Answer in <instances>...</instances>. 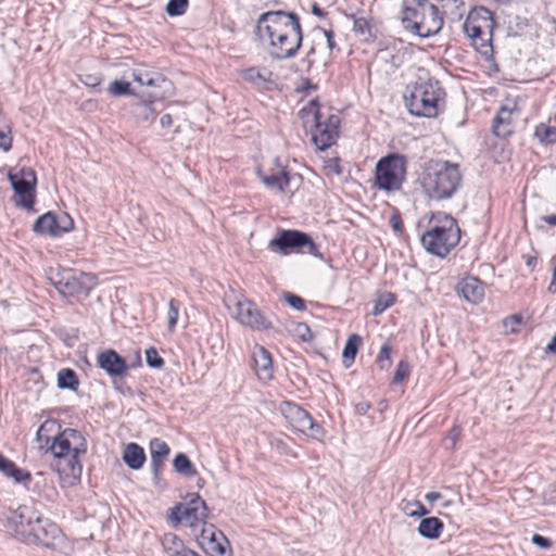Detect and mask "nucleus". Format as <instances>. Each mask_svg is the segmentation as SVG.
<instances>
[{"instance_id":"f257e3e1","label":"nucleus","mask_w":556,"mask_h":556,"mask_svg":"<svg viewBox=\"0 0 556 556\" xmlns=\"http://www.w3.org/2000/svg\"><path fill=\"white\" fill-rule=\"evenodd\" d=\"M56 425L45 422L37 431V440L40 447H47L54 457L52 468L59 473L60 479L72 485L80 479L83 466L79 456L87 452V440L76 429L66 428L58 431L53 437L49 435Z\"/></svg>"},{"instance_id":"f03ea898","label":"nucleus","mask_w":556,"mask_h":556,"mask_svg":"<svg viewBox=\"0 0 556 556\" xmlns=\"http://www.w3.org/2000/svg\"><path fill=\"white\" fill-rule=\"evenodd\" d=\"M261 39L268 40L273 58L283 60L293 58L303 40L300 18L295 13L269 11L257 21Z\"/></svg>"},{"instance_id":"7ed1b4c3","label":"nucleus","mask_w":556,"mask_h":556,"mask_svg":"<svg viewBox=\"0 0 556 556\" xmlns=\"http://www.w3.org/2000/svg\"><path fill=\"white\" fill-rule=\"evenodd\" d=\"M460 182L462 174L457 164L442 160L427 163L422 185L430 198L448 199L457 191Z\"/></svg>"},{"instance_id":"20e7f679","label":"nucleus","mask_w":556,"mask_h":556,"mask_svg":"<svg viewBox=\"0 0 556 556\" xmlns=\"http://www.w3.org/2000/svg\"><path fill=\"white\" fill-rule=\"evenodd\" d=\"M460 240V229L451 215L438 213L432 216L429 229L420 241L427 252L439 257L446 256Z\"/></svg>"},{"instance_id":"39448f33","label":"nucleus","mask_w":556,"mask_h":556,"mask_svg":"<svg viewBox=\"0 0 556 556\" xmlns=\"http://www.w3.org/2000/svg\"><path fill=\"white\" fill-rule=\"evenodd\" d=\"M495 26L493 13L484 7L472 9L463 25L475 50L485 59L493 54L492 37Z\"/></svg>"},{"instance_id":"423d86ee","label":"nucleus","mask_w":556,"mask_h":556,"mask_svg":"<svg viewBox=\"0 0 556 556\" xmlns=\"http://www.w3.org/2000/svg\"><path fill=\"white\" fill-rule=\"evenodd\" d=\"M444 90L435 79H419L409 94L405 97L410 114L421 117H435L439 113L440 102L443 101Z\"/></svg>"},{"instance_id":"0eeeda50","label":"nucleus","mask_w":556,"mask_h":556,"mask_svg":"<svg viewBox=\"0 0 556 556\" xmlns=\"http://www.w3.org/2000/svg\"><path fill=\"white\" fill-rule=\"evenodd\" d=\"M405 156L393 153L380 159L375 168V186L387 192L399 191L406 177Z\"/></svg>"},{"instance_id":"6e6552de","label":"nucleus","mask_w":556,"mask_h":556,"mask_svg":"<svg viewBox=\"0 0 556 556\" xmlns=\"http://www.w3.org/2000/svg\"><path fill=\"white\" fill-rule=\"evenodd\" d=\"M224 301L232 317L241 325L256 331H265L273 327L271 321L257 306L243 295L231 293L226 295Z\"/></svg>"},{"instance_id":"1a4fd4ad","label":"nucleus","mask_w":556,"mask_h":556,"mask_svg":"<svg viewBox=\"0 0 556 556\" xmlns=\"http://www.w3.org/2000/svg\"><path fill=\"white\" fill-rule=\"evenodd\" d=\"M304 123H308V117H312V122L315 125V129L312 135V140L319 150H325L332 146L339 135L340 117L337 114H330L325 121L323 115L316 108V102L311 101L309 109H303Z\"/></svg>"},{"instance_id":"9d476101","label":"nucleus","mask_w":556,"mask_h":556,"mask_svg":"<svg viewBox=\"0 0 556 556\" xmlns=\"http://www.w3.org/2000/svg\"><path fill=\"white\" fill-rule=\"evenodd\" d=\"M49 280L63 296L87 295L93 283L90 275L67 268L52 270Z\"/></svg>"},{"instance_id":"9b49d317","label":"nucleus","mask_w":556,"mask_h":556,"mask_svg":"<svg viewBox=\"0 0 556 556\" xmlns=\"http://www.w3.org/2000/svg\"><path fill=\"white\" fill-rule=\"evenodd\" d=\"M268 249L282 255L302 251L314 256H320L318 248L312 238L299 230H282L268 242Z\"/></svg>"},{"instance_id":"f8f14e48","label":"nucleus","mask_w":556,"mask_h":556,"mask_svg":"<svg viewBox=\"0 0 556 556\" xmlns=\"http://www.w3.org/2000/svg\"><path fill=\"white\" fill-rule=\"evenodd\" d=\"M35 520H38V511L33 506L21 505L10 510L1 521L9 534L25 543Z\"/></svg>"},{"instance_id":"ddd939ff","label":"nucleus","mask_w":556,"mask_h":556,"mask_svg":"<svg viewBox=\"0 0 556 556\" xmlns=\"http://www.w3.org/2000/svg\"><path fill=\"white\" fill-rule=\"evenodd\" d=\"M281 413L290 426L302 433H308L313 439L320 440L324 437V430L314 421L311 414L299 405L285 402L281 406Z\"/></svg>"},{"instance_id":"4468645a","label":"nucleus","mask_w":556,"mask_h":556,"mask_svg":"<svg viewBox=\"0 0 556 556\" xmlns=\"http://www.w3.org/2000/svg\"><path fill=\"white\" fill-rule=\"evenodd\" d=\"M9 180L17 199L15 203L24 208H31L35 203L36 174L31 168H22L9 174Z\"/></svg>"},{"instance_id":"2eb2a0df","label":"nucleus","mask_w":556,"mask_h":556,"mask_svg":"<svg viewBox=\"0 0 556 556\" xmlns=\"http://www.w3.org/2000/svg\"><path fill=\"white\" fill-rule=\"evenodd\" d=\"M26 544L42 545L52 547L54 542L61 538L60 528L49 519H45L38 513V520H35L29 529Z\"/></svg>"},{"instance_id":"dca6fc26","label":"nucleus","mask_w":556,"mask_h":556,"mask_svg":"<svg viewBox=\"0 0 556 556\" xmlns=\"http://www.w3.org/2000/svg\"><path fill=\"white\" fill-rule=\"evenodd\" d=\"M443 26V17L437 5H426V12L414 24H406V29L420 37H430L438 34Z\"/></svg>"},{"instance_id":"f3484780","label":"nucleus","mask_w":556,"mask_h":556,"mask_svg":"<svg viewBox=\"0 0 556 556\" xmlns=\"http://www.w3.org/2000/svg\"><path fill=\"white\" fill-rule=\"evenodd\" d=\"M207 506L198 493H192L190 500L184 507L181 516L177 517L178 521H184L189 527L204 522L207 517Z\"/></svg>"},{"instance_id":"a211bd4d","label":"nucleus","mask_w":556,"mask_h":556,"mask_svg":"<svg viewBox=\"0 0 556 556\" xmlns=\"http://www.w3.org/2000/svg\"><path fill=\"white\" fill-rule=\"evenodd\" d=\"M97 364L112 377H122L128 370L126 361L114 350L101 352L97 357Z\"/></svg>"},{"instance_id":"6ab92c4d","label":"nucleus","mask_w":556,"mask_h":556,"mask_svg":"<svg viewBox=\"0 0 556 556\" xmlns=\"http://www.w3.org/2000/svg\"><path fill=\"white\" fill-rule=\"evenodd\" d=\"M252 358L256 376L262 381L273 378V359L270 353L262 345H255L252 350Z\"/></svg>"},{"instance_id":"aec40b11","label":"nucleus","mask_w":556,"mask_h":556,"mask_svg":"<svg viewBox=\"0 0 556 556\" xmlns=\"http://www.w3.org/2000/svg\"><path fill=\"white\" fill-rule=\"evenodd\" d=\"M277 167L270 173H265L258 169L257 175L262 182L270 190L276 192H283L289 185V173L275 160Z\"/></svg>"},{"instance_id":"412c9836","label":"nucleus","mask_w":556,"mask_h":556,"mask_svg":"<svg viewBox=\"0 0 556 556\" xmlns=\"http://www.w3.org/2000/svg\"><path fill=\"white\" fill-rule=\"evenodd\" d=\"M457 292L472 304L480 303L484 298V287L480 279L473 276L465 277L458 285Z\"/></svg>"},{"instance_id":"4be33fe9","label":"nucleus","mask_w":556,"mask_h":556,"mask_svg":"<svg viewBox=\"0 0 556 556\" xmlns=\"http://www.w3.org/2000/svg\"><path fill=\"white\" fill-rule=\"evenodd\" d=\"M201 539L206 542V548L212 556L229 555L226 538L222 532H216L213 526L202 530Z\"/></svg>"},{"instance_id":"5701e85b","label":"nucleus","mask_w":556,"mask_h":556,"mask_svg":"<svg viewBox=\"0 0 556 556\" xmlns=\"http://www.w3.org/2000/svg\"><path fill=\"white\" fill-rule=\"evenodd\" d=\"M243 78L265 89H270L275 85L273 73L265 67H250L243 72Z\"/></svg>"},{"instance_id":"b1692460","label":"nucleus","mask_w":556,"mask_h":556,"mask_svg":"<svg viewBox=\"0 0 556 556\" xmlns=\"http://www.w3.org/2000/svg\"><path fill=\"white\" fill-rule=\"evenodd\" d=\"M514 108L502 105L493 121V132L497 137L505 138L510 134L511 115Z\"/></svg>"},{"instance_id":"393cba45","label":"nucleus","mask_w":556,"mask_h":556,"mask_svg":"<svg viewBox=\"0 0 556 556\" xmlns=\"http://www.w3.org/2000/svg\"><path fill=\"white\" fill-rule=\"evenodd\" d=\"M123 460L129 468L134 470L140 469L146 460L143 448L137 443H129L123 452Z\"/></svg>"},{"instance_id":"a878e982","label":"nucleus","mask_w":556,"mask_h":556,"mask_svg":"<svg viewBox=\"0 0 556 556\" xmlns=\"http://www.w3.org/2000/svg\"><path fill=\"white\" fill-rule=\"evenodd\" d=\"M132 79L142 86L162 87L164 92L172 88V83L160 74H150L142 72H132Z\"/></svg>"},{"instance_id":"bb28decb","label":"nucleus","mask_w":556,"mask_h":556,"mask_svg":"<svg viewBox=\"0 0 556 556\" xmlns=\"http://www.w3.org/2000/svg\"><path fill=\"white\" fill-rule=\"evenodd\" d=\"M33 230L40 235L59 236L56 216L48 212L36 219Z\"/></svg>"},{"instance_id":"cd10ccee","label":"nucleus","mask_w":556,"mask_h":556,"mask_svg":"<svg viewBox=\"0 0 556 556\" xmlns=\"http://www.w3.org/2000/svg\"><path fill=\"white\" fill-rule=\"evenodd\" d=\"M443 522L437 517L421 519L418 526V533L429 540L438 539L443 531Z\"/></svg>"},{"instance_id":"c85d7f7f","label":"nucleus","mask_w":556,"mask_h":556,"mask_svg":"<svg viewBox=\"0 0 556 556\" xmlns=\"http://www.w3.org/2000/svg\"><path fill=\"white\" fill-rule=\"evenodd\" d=\"M426 5H430L429 2L414 1L413 5H404L402 9V23L406 28V24H414L426 12Z\"/></svg>"},{"instance_id":"c756f323","label":"nucleus","mask_w":556,"mask_h":556,"mask_svg":"<svg viewBox=\"0 0 556 556\" xmlns=\"http://www.w3.org/2000/svg\"><path fill=\"white\" fill-rule=\"evenodd\" d=\"M0 471H2L8 477H12L16 482L30 480V475L28 472H25L21 468L16 467L13 462L7 459L1 453Z\"/></svg>"},{"instance_id":"7c9ffc66","label":"nucleus","mask_w":556,"mask_h":556,"mask_svg":"<svg viewBox=\"0 0 556 556\" xmlns=\"http://www.w3.org/2000/svg\"><path fill=\"white\" fill-rule=\"evenodd\" d=\"M152 101L137 102L131 108V114L138 122L153 121L156 116V111L153 108Z\"/></svg>"},{"instance_id":"2f4dec72","label":"nucleus","mask_w":556,"mask_h":556,"mask_svg":"<svg viewBox=\"0 0 556 556\" xmlns=\"http://www.w3.org/2000/svg\"><path fill=\"white\" fill-rule=\"evenodd\" d=\"M79 380L76 372L71 368L61 369L58 372V387L60 389L77 390Z\"/></svg>"},{"instance_id":"473e14b6","label":"nucleus","mask_w":556,"mask_h":556,"mask_svg":"<svg viewBox=\"0 0 556 556\" xmlns=\"http://www.w3.org/2000/svg\"><path fill=\"white\" fill-rule=\"evenodd\" d=\"M361 343L362 339L358 334L350 336L348 341L345 342L342 356L343 363L345 364L346 367H349L354 362Z\"/></svg>"},{"instance_id":"72a5a7b5","label":"nucleus","mask_w":556,"mask_h":556,"mask_svg":"<svg viewBox=\"0 0 556 556\" xmlns=\"http://www.w3.org/2000/svg\"><path fill=\"white\" fill-rule=\"evenodd\" d=\"M173 466L176 470V472L187 476V477H194L197 475V470L189 459V457L184 454L179 453L175 456Z\"/></svg>"},{"instance_id":"f704fd0d","label":"nucleus","mask_w":556,"mask_h":556,"mask_svg":"<svg viewBox=\"0 0 556 556\" xmlns=\"http://www.w3.org/2000/svg\"><path fill=\"white\" fill-rule=\"evenodd\" d=\"M534 136L545 144H552L556 142V127H552L545 124H540L535 127Z\"/></svg>"},{"instance_id":"c9c22d12","label":"nucleus","mask_w":556,"mask_h":556,"mask_svg":"<svg viewBox=\"0 0 556 556\" xmlns=\"http://www.w3.org/2000/svg\"><path fill=\"white\" fill-rule=\"evenodd\" d=\"M150 452H151V458H157V459H164L166 460L167 456L169 455V446L166 442L159 438H154L150 442Z\"/></svg>"},{"instance_id":"e433bc0d","label":"nucleus","mask_w":556,"mask_h":556,"mask_svg":"<svg viewBox=\"0 0 556 556\" xmlns=\"http://www.w3.org/2000/svg\"><path fill=\"white\" fill-rule=\"evenodd\" d=\"M395 302V295L391 292H384L378 296L375 302L372 314L378 316L382 314L387 308L391 307Z\"/></svg>"},{"instance_id":"4c0bfd02","label":"nucleus","mask_w":556,"mask_h":556,"mask_svg":"<svg viewBox=\"0 0 556 556\" xmlns=\"http://www.w3.org/2000/svg\"><path fill=\"white\" fill-rule=\"evenodd\" d=\"M403 511L410 517H421L429 513L419 501L407 502L403 507Z\"/></svg>"},{"instance_id":"58836bf2","label":"nucleus","mask_w":556,"mask_h":556,"mask_svg":"<svg viewBox=\"0 0 556 556\" xmlns=\"http://www.w3.org/2000/svg\"><path fill=\"white\" fill-rule=\"evenodd\" d=\"M180 303L176 299H170L167 311V326L169 330H174L179 315Z\"/></svg>"},{"instance_id":"ea45409f","label":"nucleus","mask_w":556,"mask_h":556,"mask_svg":"<svg viewBox=\"0 0 556 556\" xmlns=\"http://www.w3.org/2000/svg\"><path fill=\"white\" fill-rule=\"evenodd\" d=\"M108 90L112 96L115 97L131 94L130 84L125 80L112 81Z\"/></svg>"},{"instance_id":"a19ab883","label":"nucleus","mask_w":556,"mask_h":556,"mask_svg":"<svg viewBox=\"0 0 556 556\" xmlns=\"http://www.w3.org/2000/svg\"><path fill=\"white\" fill-rule=\"evenodd\" d=\"M188 8V0H169L166 5V13L169 16L182 15Z\"/></svg>"},{"instance_id":"79ce46f5","label":"nucleus","mask_w":556,"mask_h":556,"mask_svg":"<svg viewBox=\"0 0 556 556\" xmlns=\"http://www.w3.org/2000/svg\"><path fill=\"white\" fill-rule=\"evenodd\" d=\"M163 546L168 556H170V553L180 552V548L185 547L175 534H166L163 539Z\"/></svg>"},{"instance_id":"37998d69","label":"nucleus","mask_w":556,"mask_h":556,"mask_svg":"<svg viewBox=\"0 0 556 556\" xmlns=\"http://www.w3.org/2000/svg\"><path fill=\"white\" fill-rule=\"evenodd\" d=\"M377 363L381 369H388L391 366V346L383 344L377 357Z\"/></svg>"},{"instance_id":"c03bdc74","label":"nucleus","mask_w":556,"mask_h":556,"mask_svg":"<svg viewBox=\"0 0 556 556\" xmlns=\"http://www.w3.org/2000/svg\"><path fill=\"white\" fill-rule=\"evenodd\" d=\"M353 30L355 31V34L364 36L365 39L371 36L369 23L364 17L354 18Z\"/></svg>"},{"instance_id":"a18cd8bd","label":"nucleus","mask_w":556,"mask_h":556,"mask_svg":"<svg viewBox=\"0 0 556 556\" xmlns=\"http://www.w3.org/2000/svg\"><path fill=\"white\" fill-rule=\"evenodd\" d=\"M146 361L152 368H161L164 365L163 358L159 355L156 349L152 346L146 350Z\"/></svg>"},{"instance_id":"49530a36","label":"nucleus","mask_w":556,"mask_h":556,"mask_svg":"<svg viewBox=\"0 0 556 556\" xmlns=\"http://www.w3.org/2000/svg\"><path fill=\"white\" fill-rule=\"evenodd\" d=\"M462 429L459 426H454L445 437L443 443L445 448L453 450L457 443V441L460 439Z\"/></svg>"},{"instance_id":"de8ad7c7","label":"nucleus","mask_w":556,"mask_h":556,"mask_svg":"<svg viewBox=\"0 0 556 556\" xmlns=\"http://www.w3.org/2000/svg\"><path fill=\"white\" fill-rule=\"evenodd\" d=\"M409 375V365L405 361H401L397 364L394 377H393V383L397 384L401 383L407 376Z\"/></svg>"},{"instance_id":"09e8293b","label":"nucleus","mask_w":556,"mask_h":556,"mask_svg":"<svg viewBox=\"0 0 556 556\" xmlns=\"http://www.w3.org/2000/svg\"><path fill=\"white\" fill-rule=\"evenodd\" d=\"M56 222H58L59 236L61 233L68 232L74 226L73 219L70 217V215H67L65 213L60 215L59 217L56 216Z\"/></svg>"},{"instance_id":"8fccbe9b","label":"nucleus","mask_w":556,"mask_h":556,"mask_svg":"<svg viewBox=\"0 0 556 556\" xmlns=\"http://www.w3.org/2000/svg\"><path fill=\"white\" fill-rule=\"evenodd\" d=\"M283 300L296 311H304L306 308L305 301L293 293H286Z\"/></svg>"},{"instance_id":"3c124183","label":"nucleus","mask_w":556,"mask_h":556,"mask_svg":"<svg viewBox=\"0 0 556 556\" xmlns=\"http://www.w3.org/2000/svg\"><path fill=\"white\" fill-rule=\"evenodd\" d=\"M293 331L304 342L311 341L313 339L312 330L304 323L296 324Z\"/></svg>"},{"instance_id":"603ef678","label":"nucleus","mask_w":556,"mask_h":556,"mask_svg":"<svg viewBox=\"0 0 556 556\" xmlns=\"http://www.w3.org/2000/svg\"><path fill=\"white\" fill-rule=\"evenodd\" d=\"M12 148L11 128L0 129V149L4 152L10 151Z\"/></svg>"},{"instance_id":"864d4df0","label":"nucleus","mask_w":556,"mask_h":556,"mask_svg":"<svg viewBox=\"0 0 556 556\" xmlns=\"http://www.w3.org/2000/svg\"><path fill=\"white\" fill-rule=\"evenodd\" d=\"M531 541L540 548L547 549L552 546L551 540L540 534H533Z\"/></svg>"},{"instance_id":"5fc2aeb1","label":"nucleus","mask_w":556,"mask_h":556,"mask_svg":"<svg viewBox=\"0 0 556 556\" xmlns=\"http://www.w3.org/2000/svg\"><path fill=\"white\" fill-rule=\"evenodd\" d=\"M552 266H553V275L551 282L547 287V292L554 294L556 292V254L551 260Z\"/></svg>"},{"instance_id":"6e6d98bb","label":"nucleus","mask_w":556,"mask_h":556,"mask_svg":"<svg viewBox=\"0 0 556 556\" xmlns=\"http://www.w3.org/2000/svg\"><path fill=\"white\" fill-rule=\"evenodd\" d=\"M81 81L88 87H97L101 83V78L98 75L88 74L81 79Z\"/></svg>"},{"instance_id":"4d7b16f0","label":"nucleus","mask_w":556,"mask_h":556,"mask_svg":"<svg viewBox=\"0 0 556 556\" xmlns=\"http://www.w3.org/2000/svg\"><path fill=\"white\" fill-rule=\"evenodd\" d=\"M164 463V459L151 458V471L154 475V477L159 476Z\"/></svg>"},{"instance_id":"13d9d810","label":"nucleus","mask_w":556,"mask_h":556,"mask_svg":"<svg viewBox=\"0 0 556 556\" xmlns=\"http://www.w3.org/2000/svg\"><path fill=\"white\" fill-rule=\"evenodd\" d=\"M390 223L393 227V229L396 231V232H401L402 229H403V224H402V220L400 218V216L397 215H392L391 218H390Z\"/></svg>"},{"instance_id":"bf43d9fd","label":"nucleus","mask_w":556,"mask_h":556,"mask_svg":"<svg viewBox=\"0 0 556 556\" xmlns=\"http://www.w3.org/2000/svg\"><path fill=\"white\" fill-rule=\"evenodd\" d=\"M324 35H325V37L327 39L328 48L330 50H332L334 48V46H336L333 31L332 30L324 29Z\"/></svg>"},{"instance_id":"052dcab7","label":"nucleus","mask_w":556,"mask_h":556,"mask_svg":"<svg viewBox=\"0 0 556 556\" xmlns=\"http://www.w3.org/2000/svg\"><path fill=\"white\" fill-rule=\"evenodd\" d=\"M160 122L163 128H168L173 125V117L170 114H164Z\"/></svg>"},{"instance_id":"680f3d73","label":"nucleus","mask_w":556,"mask_h":556,"mask_svg":"<svg viewBox=\"0 0 556 556\" xmlns=\"http://www.w3.org/2000/svg\"><path fill=\"white\" fill-rule=\"evenodd\" d=\"M545 352L547 354H556V333L549 341V343L546 345Z\"/></svg>"},{"instance_id":"e2e57ef3","label":"nucleus","mask_w":556,"mask_h":556,"mask_svg":"<svg viewBox=\"0 0 556 556\" xmlns=\"http://www.w3.org/2000/svg\"><path fill=\"white\" fill-rule=\"evenodd\" d=\"M312 13L318 17H324L326 15V12L320 9L317 3L312 4Z\"/></svg>"},{"instance_id":"0e129e2a","label":"nucleus","mask_w":556,"mask_h":556,"mask_svg":"<svg viewBox=\"0 0 556 556\" xmlns=\"http://www.w3.org/2000/svg\"><path fill=\"white\" fill-rule=\"evenodd\" d=\"M425 497L428 502L433 503L441 498V494L439 492H429Z\"/></svg>"},{"instance_id":"69168bd1","label":"nucleus","mask_w":556,"mask_h":556,"mask_svg":"<svg viewBox=\"0 0 556 556\" xmlns=\"http://www.w3.org/2000/svg\"><path fill=\"white\" fill-rule=\"evenodd\" d=\"M542 219L551 226H556V214L545 215Z\"/></svg>"},{"instance_id":"338daca9","label":"nucleus","mask_w":556,"mask_h":556,"mask_svg":"<svg viewBox=\"0 0 556 556\" xmlns=\"http://www.w3.org/2000/svg\"><path fill=\"white\" fill-rule=\"evenodd\" d=\"M527 266L529 267H533L535 264H536V258L535 257H528L527 262H526Z\"/></svg>"},{"instance_id":"774afa93","label":"nucleus","mask_w":556,"mask_h":556,"mask_svg":"<svg viewBox=\"0 0 556 556\" xmlns=\"http://www.w3.org/2000/svg\"><path fill=\"white\" fill-rule=\"evenodd\" d=\"M315 49L314 48H311L309 52L307 53V56H306V61L308 63V66H311L313 64V61L309 60V55L312 53H314Z\"/></svg>"}]
</instances>
